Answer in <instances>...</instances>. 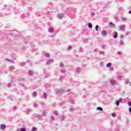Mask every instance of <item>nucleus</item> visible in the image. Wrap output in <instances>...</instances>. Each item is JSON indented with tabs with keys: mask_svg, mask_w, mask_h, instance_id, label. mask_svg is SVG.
I'll use <instances>...</instances> for the list:
<instances>
[{
	"mask_svg": "<svg viewBox=\"0 0 131 131\" xmlns=\"http://www.w3.org/2000/svg\"><path fill=\"white\" fill-rule=\"evenodd\" d=\"M64 93H65L64 90L60 89L56 90V94H58V96H59V95H61V94H64Z\"/></svg>",
	"mask_w": 131,
	"mask_h": 131,
	"instance_id": "nucleus-1",
	"label": "nucleus"
},
{
	"mask_svg": "<svg viewBox=\"0 0 131 131\" xmlns=\"http://www.w3.org/2000/svg\"><path fill=\"white\" fill-rule=\"evenodd\" d=\"M42 117V115H37L36 114H34L33 115V118H35L36 119H38L39 118H40V117Z\"/></svg>",
	"mask_w": 131,
	"mask_h": 131,
	"instance_id": "nucleus-2",
	"label": "nucleus"
},
{
	"mask_svg": "<svg viewBox=\"0 0 131 131\" xmlns=\"http://www.w3.org/2000/svg\"><path fill=\"white\" fill-rule=\"evenodd\" d=\"M120 102H122V99L119 98V100H117L115 102L116 106H118L120 104Z\"/></svg>",
	"mask_w": 131,
	"mask_h": 131,
	"instance_id": "nucleus-3",
	"label": "nucleus"
},
{
	"mask_svg": "<svg viewBox=\"0 0 131 131\" xmlns=\"http://www.w3.org/2000/svg\"><path fill=\"white\" fill-rule=\"evenodd\" d=\"M64 14L63 13H59L57 15V17L58 18H59V19H62V18L64 17Z\"/></svg>",
	"mask_w": 131,
	"mask_h": 131,
	"instance_id": "nucleus-4",
	"label": "nucleus"
},
{
	"mask_svg": "<svg viewBox=\"0 0 131 131\" xmlns=\"http://www.w3.org/2000/svg\"><path fill=\"white\" fill-rule=\"evenodd\" d=\"M54 62V60L53 59H49L47 61V65H50V64H52V63H53Z\"/></svg>",
	"mask_w": 131,
	"mask_h": 131,
	"instance_id": "nucleus-5",
	"label": "nucleus"
},
{
	"mask_svg": "<svg viewBox=\"0 0 131 131\" xmlns=\"http://www.w3.org/2000/svg\"><path fill=\"white\" fill-rule=\"evenodd\" d=\"M101 34L103 36H106V35H107V31H105V30L102 31L101 32Z\"/></svg>",
	"mask_w": 131,
	"mask_h": 131,
	"instance_id": "nucleus-6",
	"label": "nucleus"
},
{
	"mask_svg": "<svg viewBox=\"0 0 131 131\" xmlns=\"http://www.w3.org/2000/svg\"><path fill=\"white\" fill-rule=\"evenodd\" d=\"M124 26H119V30H120L121 31L124 30Z\"/></svg>",
	"mask_w": 131,
	"mask_h": 131,
	"instance_id": "nucleus-7",
	"label": "nucleus"
},
{
	"mask_svg": "<svg viewBox=\"0 0 131 131\" xmlns=\"http://www.w3.org/2000/svg\"><path fill=\"white\" fill-rule=\"evenodd\" d=\"M0 127H1V129H2V130H3L5 129V128H6L7 126L5 124H2L1 125Z\"/></svg>",
	"mask_w": 131,
	"mask_h": 131,
	"instance_id": "nucleus-8",
	"label": "nucleus"
},
{
	"mask_svg": "<svg viewBox=\"0 0 131 131\" xmlns=\"http://www.w3.org/2000/svg\"><path fill=\"white\" fill-rule=\"evenodd\" d=\"M33 73H34V72H33V71L31 70H30L28 72V74L29 75H30V76H32V75H33Z\"/></svg>",
	"mask_w": 131,
	"mask_h": 131,
	"instance_id": "nucleus-9",
	"label": "nucleus"
},
{
	"mask_svg": "<svg viewBox=\"0 0 131 131\" xmlns=\"http://www.w3.org/2000/svg\"><path fill=\"white\" fill-rule=\"evenodd\" d=\"M6 61H8L9 62H11V63H14V60H13L6 58Z\"/></svg>",
	"mask_w": 131,
	"mask_h": 131,
	"instance_id": "nucleus-10",
	"label": "nucleus"
},
{
	"mask_svg": "<svg viewBox=\"0 0 131 131\" xmlns=\"http://www.w3.org/2000/svg\"><path fill=\"white\" fill-rule=\"evenodd\" d=\"M42 98L43 99H47V93H43V96H42Z\"/></svg>",
	"mask_w": 131,
	"mask_h": 131,
	"instance_id": "nucleus-11",
	"label": "nucleus"
},
{
	"mask_svg": "<svg viewBox=\"0 0 131 131\" xmlns=\"http://www.w3.org/2000/svg\"><path fill=\"white\" fill-rule=\"evenodd\" d=\"M15 69V68L13 66H11L9 67V70L10 71H13Z\"/></svg>",
	"mask_w": 131,
	"mask_h": 131,
	"instance_id": "nucleus-12",
	"label": "nucleus"
},
{
	"mask_svg": "<svg viewBox=\"0 0 131 131\" xmlns=\"http://www.w3.org/2000/svg\"><path fill=\"white\" fill-rule=\"evenodd\" d=\"M26 64V62H22L19 63V65L20 66H25V64Z\"/></svg>",
	"mask_w": 131,
	"mask_h": 131,
	"instance_id": "nucleus-13",
	"label": "nucleus"
},
{
	"mask_svg": "<svg viewBox=\"0 0 131 131\" xmlns=\"http://www.w3.org/2000/svg\"><path fill=\"white\" fill-rule=\"evenodd\" d=\"M111 84H112V85H115V84H116V83L115 82V81H111Z\"/></svg>",
	"mask_w": 131,
	"mask_h": 131,
	"instance_id": "nucleus-14",
	"label": "nucleus"
},
{
	"mask_svg": "<svg viewBox=\"0 0 131 131\" xmlns=\"http://www.w3.org/2000/svg\"><path fill=\"white\" fill-rule=\"evenodd\" d=\"M17 130L26 131V129L25 128H21L20 129H17Z\"/></svg>",
	"mask_w": 131,
	"mask_h": 131,
	"instance_id": "nucleus-15",
	"label": "nucleus"
},
{
	"mask_svg": "<svg viewBox=\"0 0 131 131\" xmlns=\"http://www.w3.org/2000/svg\"><path fill=\"white\" fill-rule=\"evenodd\" d=\"M121 19L122 20V21H126V17H125L124 16H122L121 17Z\"/></svg>",
	"mask_w": 131,
	"mask_h": 131,
	"instance_id": "nucleus-16",
	"label": "nucleus"
},
{
	"mask_svg": "<svg viewBox=\"0 0 131 131\" xmlns=\"http://www.w3.org/2000/svg\"><path fill=\"white\" fill-rule=\"evenodd\" d=\"M97 110H99V111H102L103 110V108L101 107H97Z\"/></svg>",
	"mask_w": 131,
	"mask_h": 131,
	"instance_id": "nucleus-17",
	"label": "nucleus"
},
{
	"mask_svg": "<svg viewBox=\"0 0 131 131\" xmlns=\"http://www.w3.org/2000/svg\"><path fill=\"white\" fill-rule=\"evenodd\" d=\"M45 56L46 57V58H50V54L48 53H46Z\"/></svg>",
	"mask_w": 131,
	"mask_h": 131,
	"instance_id": "nucleus-18",
	"label": "nucleus"
},
{
	"mask_svg": "<svg viewBox=\"0 0 131 131\" xmlns=\"http://www.w3.org/2000/svg\"><path fill=\"white\" fill-rule=\"evenodd\" d=\"M112 66V63L111 62H109L106 64L107 67H111Z\"/></svg>",
	"mask_w": 131,
	"mask_h": 131,
	"instance_id": "nucleus-19",
	"label": "nucleus"
},
{
	"mask_svg": "<svg viewBox=\"0 0 131 131\" xmlns=\"http://www.w3.org/2000/svg\"><path fill=\"white\" fill-rule=\"evenodd\" d=\"M49 32H50V33H52V32H54V30H53V28H50L49 30Z\"/></svg>",
	"mask_w": 131,
	"mask_h": 131,
	"instance_id": "nucleus-20",
	"label": "nucleus"
},
{
	"mask_svg": "<svg viewBox=\"0 0 131 131\" xmlns=\"http://www.w3.org/2000/svg\"><path fill=\"white\" fill-rule=\"evenodd\" d=\"M109 25H110V26H113V27H114L115 26V25H114L112 22H110L109 23Z\"/></svg>",
	"mask_w": 131,
	"mask_h": 131,
	"instance_id": "nucleus-21",
	"label": "nucleus"
},
{
	"mask_svg": "<svg viewBox=\"0 0 131 131\" xmlns=\"http://www.w3.org/2000/svg\"><path fill=\"white\" fill-rule=\"evenodd\" d=\"M81 70V69H80V68H78L77 69V72L78 73H79V72H80Z\"/></svg>",
	"mask_w": 131,
	"mask_h": 131,
	"instance_id": "nucleus-22",
	"label": "nucleus"
},
{
	"mask_svg": "<svg viewBox=\"0 0 131 131\" xmlns=\"http://www.w3.org/2000/svg\"><path fill=\"white\" fill-rule=\"evenodd\" d=\"M88 27H89V28H93V25H92V24L89 23L88 24Z\"/></svg>",
	"mask_w": 131,
	"mask_h": 131,
	"instance_id": "nucleus-23",
	"label": "nucleus"
},
{
	"mask_svg": "<svg viewBox=\"0 0 131 131\" xmlns=\"http://www.w3.org/2000/svg\"><path fill=\"white\" fill-rule=\"evenodd\" d=\"M36 96H37L36 92H34L33 93V97H36Z\"/></svg>",
	"mask_w": 131,
	"mask_h": 131,
	"instance_id": "nucleus-24",
	"label": "nucleus"
},
{
	"mask_svg": "<svg viewBox=\"0 0 131 131\" xmlns=\"http://www.w3.org/2000/svg\"><path fill=\"white\" fill-rule=\"evenodd\" d=\"M98 29H99V25H96V27H95V30L96 31H98Z\"/></svg>",
	"mask_w": 131,
	"mask_h": 131,
	"instance_id": "nucleus-25",
	"label": "nucleus"
},
{
	"mask_svg": "<svg viewBox=\"0 0 131 131\" xmlns=\"http://www.w3.org/2000/svg\"><path fill=\"white\" fill-rule=\"evenodd\" d=\"M61 120L63 121V120H65V116H62L61 117Z\"/></svg>",
	"mask_w": 131,
	"mask_h": 131,
	"instance_id": "nucleus-26",
	"label": "nucleus"
},
{
	"mask_svg": "<svg viewBox=\"0 0 131 131\" xmlns=\"http://www.w3.org/2000/svg\"><path fill=\"white\" fill-rule=\"evenodd\" d=\"M60 71L62 73H65V72H66V71L65 70V69H62L60 70Z\"/></svg>",
	"mask_w": 131,
	"mask_h": 131,
	"instance_id": "nucleus-27",
	"label": "nucleus"
},
{
	"mask_svg": "<svg viewBox=\"0 0 131 131\" xmlns=\"http://www.w3.org/2000/svg\"><path fill=\"white\" fill-rule=\"evenodd\" d=\"M12 110H13V111H15V110H17V106H13V107H12Z\"/></svg>",
	"mask_w": 131,
	"mask_h": 131,
	"instance_id": "nucleus-28",
	"label": "nucleus"
},
{
	"mask_svg": "<svg viewBox=\"0 0 131 131\" xmlns=\"http://www.w3.org/2000/svg\"><path fill=\"white\" fill-rule=\"evenodd\" d=\"M118 79L119 80H121V76H120L119 74L118 75Z\"/></svg>",
	"mask_w": 131,
	"mask_h": 131,
	"instance_id": "nucleus-29",
	"label": "nucleus"
},
{
	"mask_svg": "<svg viewBox=\"0 0 131 131\" xmlns=\"http://www.w3.org/2000/svg\"><path fill=\"white\" fill-rule=\"evenodd\" d=\"M25 81V79L24 78H20L19 79V81Z\"/></svg>",
	"mask_w": 131,
	"mask_h": 131,
	"instance_id": "nucleus-30",
	"label": "nucleus"
},
{
	"mask_svg": "<svg viewBox=\"0 0 131 131\" xmlns=\"http://www.w3.org/2000/svg\"><path fill=\"white\" fill-rule=\"evenodd\" d=\"M51 121H54V120H55V117L53 116L51 117Z\"/></svg>",
	"mask_w": 131,
	"mask_h": 131,
	"instance_id": "nucleus-31",
	"label": "nucleus"
},
{
	"mask_svg": "<svg viewBox=\"0 0 131 131\" xmlns=\"http://www.w3.org/2000/svg\"><path fill=\"white\" fill-rule=\"evenodd\" d=\"M120 43L121 45L123 46V40H121L120 41Z\"/></svg>",
	"mask_w": 131,
	"mask_h": 131,
	"instance_id": "nucleus-32",
	"label": "nucleus"
},
{
	"mask_svg": "<svg viewBox=\"0 0 131 131\" xmlns=\"http://www.w3.org/2000/svg\"><path fill=\"white\" fill-rule=\"evenodd\" d=\"M71 104H74V100L73 99H71Z\"/></svg>",
	"mask_w": 131,
	"mask_h": 131,
	"instance_id": "nucleus-33",
	"label": "nucleus"
},
{
	"mask_svg": "<svg viewBox=\"0 0 131 131\" xmlns=\"http://www.w3.org/2000/svg\"><path fill=\"white\" fill-rule=\"evenodd\" d=\"M70 111H74V107H71L70 108Z\"/></svg>",
	"mask_w": 131,
	"mask_h": 131,
	"instance_id": "nucleus-34",
	"label": "nucleus"
},
{
	"mask_svg": "<svg viewBox=\"0 0 131 131\" xmlns=\"http://www.w3.org/2000/svg\"><path fill=\"white\" fill-rule=\"evenodd\" d=\"M44 74L46 76H47V75H48V72H47L46 71H44Z\"/></svg>",
	"mask_w": 131,
	"mask_h": 131,
	"instance_id": "nucleus-35",
	"label": "nucleus"
},
{
	"mask_svg": "<svg viewBox=\"0 0 131 131\" xmlns=\"http://www.w3.org/2000/svg\"><path fill=\"white\" fill-rule=\"evenodd\" d=\"M114 19L116 21H118V17L117 16H115Z\"/></svg>",
	"mask_w": 131,
	"mask_h": 131,
	"instance_id": "nucleus-36",
	"label": "nucleus"
},
{
	"mask_svg": "<svg viewBox=\"0 0 131 131\" xmlns=\"http://www.w3.org/2000/svg\"><path fill=\"white\" fill-rule=\"evenodd\" d=\"M58 111H55L54 112V114H55V115H58Z\"/></svg>",
	"mask_w": 131,
	"mask_h": 131,
	"instance_id": "nucleus-37",
	"label": "nucleus"
},
{
	"mask_svg": "<svg viewBox=\"0 0 131 131\" xmlns=\"http://www.w3.org/2000/svg\"><path fill=\"white\" fill-rule=\"evenodd\" d=\"M65 104L64 102H61L60 103H59V106H62L63 104Z\"/></svg>",
	"mask_w": 131,
	"mask_h": 131,
	"instance_id": "nucleus-38",
	"label": "nucleus"
},
{
	"mask_svg": "<svg viewBox=\"0 0 131 131\" xmlns=\"http://www.w3.org/2000/svg\"><path fill=\"white\" fill-rule=\"evenodd\" d=\"M46 114H47V112L46 111H45L42 113V115H46Z\"/></svg>",
	"mask_w": 131,
	"mask_h": 131,
	"instance_id": "nucleus-39",
	"label": "nucleus"
},
{
	"mask_svg": "<svg viewBox=\"0 0 131 131\" xmlns=\"http://www.w3.org/2000/svg\"><path fill=\"white\" fill-rule=\"evenodd\" d=\"M126 84H129L130 86H131V83L130 82H125Z\"/></svg>",
	"mask_w": 131,
	"mask_h": 131,
	"instance_id": "nucleus-40",
	"label": "nucleus"
},
{
	"mask_svg": "<svg viewBox=\"0 0 131 131\" xmlns=\"http://www.w3.org/2000/svg\"><path fill=\"white\" fill-rule=\"evenodd\" d=\"M11 83H9L7 84V88H11Z\"/></svg>",
	"mask_w": 131,
	"mask_h": 131,
	"instance_id": "nucleus-41",
	"label": "nucleus"
},
{
	"mask_svg": "<svg viewBox=\"0 0 131 131\" xmlns=\"http://www.w3.org/2000/svg\"><path fill=\"white\" fill-rule=\"evenodd\" d=\"M114 69V68H113V67H110V70H111V71H113V70Z\"/></svg>",
	"mask_w": 131,
	"mask_h": 131,
	"instance_id": "nucleus-42",
	"label": "nucleus"
},
{
	"mask_svg": "<svg viewBox=\"0 0 131 131\" xmlns=\"http://www.w3.org/2000/svg\"><path fill=\"white\" fill-rule=\"evenodd\" d=\"M112 116H113V117H115L116 116V114L115 113H113V114H112Z\"/></svg>",
	"mask_w": 131,
	"mask_h": 131,
	"instance_id": "nucleus-43",
	"label": "nucleus"
},
{
	"mask_svg": "<svg viewBox=\"0 0 131 131\" xmlns=\"http://www.w3.org/2000/svg\"><path fill=\"white\" fill-rule=\"evenodd\" d=\"M31 131H36V128H35L33 127V128H32V130H31Z\"/></svg>",
	"mask_w": 131,
	"mask_h": 131,
	"instance_id": "nucleus-44",
	"label": "nucleus"
},
{
	"mask_svg": "<svg viewBox=\"0 0 131 131\" xmlns=\"http://www.w3.org/2000/svg\"><path fill=\"white\" fill-rule=\"evenodd\" d=\"M71 49H72V46H69V48H68L69 51H70V50H71Z\"/></svg>",
	"mask_w": 131,
	"mask_h": 131,
	"instance_id": "nucleus-45",
	"label": "nucleus"
},
{
	"mask_svg": "<svg viewBox=\"0 0 131 131\" xmlns=\"http://www.w3.org/2000/svg\"><path fill=\"white\" fill-rule=\"evenodd\" d=\"M64 79V78L62 76L60 77V80L62 81V80H63Z\"/></svg>",
	"mask_w": 131,
	"mask_h": 131,
	"instance_id": "nucleus-46",
	"label": "nucleus"
},
{
	"mask_svg": "<svg viewBox=\"0 0 131 131\" xmlns=\"http://www.w3.org/2000/svg\"><path fill=\"white\" fill-rule=\"evenodd\" d=\"M124 37V36L123 35H122L120 36V38H122V39H123Z\"/></svg>",
	"mask_w": 131,
	"mask_h": 131,
	"instance_id": "nucleus-47",
	"label": "nucleus"
},
{
	"mask_svg": "<svg viewBox=\"0 0 131 131\" xmlns=\"http://www.w3.org/2000/svg\"><path fill=\"white\" fill-rule=\"evenodd\" d=\"M7 9V5H5L3 8V10H6Z\"/></svg>",
	"mask_w": 131,
	"mask_h": 131,
	"instance_id": "nucleus-48",
	"label": "nucleus"
},
{
	"mask_svg": "<svg viewBox=\"0 0 131 131\" xmlns=\"http://www.w3.org/2000/svg\"><path fill=\"white\" fill-rule=\"evenodd\" d=\"M64 66V64L63 63H60V67H63Z\"/></svg>",
	"mask_w": 131,
	"mask_h": 131,
	"instance_id": "nucleus-49",
	"label": "nucleus"
},
{
	"mask_svg": "<svg viewBox=\"0 0 131 131\" xmlns=\"http://www.w3.org/2000/svg\"><path fill=\"white\" fill-rule=\"evenodd\" d=\"M128 105L130 106H131V102H130V101L128 102Z\"/></svg>",
	"mask_w": 131,
	"mask_h": 131,
	"instance_id": "nucleus-50",
	"label": "nucleus"
},
{
	"mask_svg": "<svg viewBox=\"0 0 131 131\" xmlns=\"http://www.w3.org/2000/svg\"><path fill=\"white\" fill-rule=\"evenodd\" d=\"M117 54L119 56H120V55H121V52H118Z\"/></svg>",
	"mask_w": 131,
	"mask_h": 131,
	"instance_id": "nucleus-51",
	"label": "nucleus"
},
{
	"mask_svg": "<svg viewBox=\"0 0 131 131\" xmlns=\"http://www.w3.org/2000/svg\"><path fill=\"white\" fill-rule=\"evenodd\" d=\"M118 36V35H115V36H114V38H117Z\"/></svg>",
	"mask_w": 131,
	"mask_h": 131,
	"instance_id": "nucleus-52",
	"label": "nucleus"
},
{
	"mask_svg": "<svg viewBox=\"0 0 131 131\" xmlns=\"http://www.w3.org/2000/svg\"><path fill=\"white\" fill-rule=\"evenodd\" d=\"M34 107H37V103H35V104H34Z\"/></svg>",
	"mask_w": 131,
	"mask_h": 131,
	"instance_id": "nucleus-53",
	"label": "nucleus"
},
{
	"mask_svg": "<svg viewBox=\"0 0 131 131\" xmlns=\"http://www.w3.org/2000/svg\"><path fill=\"white\" fill-rule=\"evenodd\" d=\"M91 16H95V13L94 12H92L91 13Z\"/></svg>",
	"mask_w": 131,
	"mask_h": 131,
	"instance_id": "nucleus-54",
	"label": "nucleus"
},
{
	"mask_svg": "<svg viewBox=\"0 0 131 131\" xmlns=\"http://www.w3.org/2000/svg\"><path fill=\"white\" fill-rule=\"evenodd\" d=\"M128 34H129V32H126V35H128Z\"/></svg>",
	"mask_w": 131,
	"mask_h": 131,
	"instance_id": "nucleus-55",
	"label": "nucleus"
},
{
	"mask_svg": "<svg viewBox=\"0 0 131 131\" xmlns=\"http://www.w3.org/2000/svg\"><path fill=\"white\" fill-rule=\"evenodd\" d=\"M100 54L101 55H104V52H100Z\"/></svg>",
	"mask_w": 131,
	"mask_h": 131,
	"instance_id": "nucleus-56",
	"label": "nucleus"
},
{
	"mask_svg": "<svg viewBox=\"0 0 131 131\" xmlns=\"http://www.w3.org/2000/svg\"><path fill=\"white\" fill-rule=\"evenodd\" d=\"M79 51H80V52L82 51V48L81 47H80V48H79Z\"/></svg>",
	"mask_w": 131,
	"mask_h": 131,
	"instance_id": "nucleus-57",
	"label": "nucleus"
},
{
	"mask_svg": "<svg viewBox=\"0 0 131 131\" xmlns=\"http://www.w3.org/2000/svg\"><path fill=\"white\" fill-rule=\"evenodd\" d=\"M129 113H131V107L129 108Z\"/></svg>",
	"mask_w": 131,
	"mask_h": 131,
	"instance_id": "nucleus-58",
	"label": "nucleus"
},
{
	"mask_svg": "<svg viewBox=\"0 0 131 131\" xmlns=\"http://www.w3.org/2000/svg\"><path fill=\"white\" fill-rule=\"evenodd\" d=\"M115 35H118L117 32H115Z\"/></svg>",
	"mask_w": 131,
	"mask_h": 131,
	"instance_id": "nucleus-59",
	"label": "nucleus"
},
{
	"mask_svg": "<svg viewBox=\"0 0 131 131\" xmlns=\"http://www.w3.org/2000/svg\"><path fill=\"white\" fill-rule=\"evenodd\" d=\"M27 111H28V112H31V110L28 109V110H27Z\"/></svg>",
	"mask_w": 131,
	"mask_h": 131,
	"instance_id": "nucleus-60",
	"label": "nucleus"
},
{
	"mask_svg": "<svg viewBox=\"0 0 131 131\" xmlns=\"http://www.w3.org/2000/svg\"><path fill=\"white\" fill-rule=\"evenodd\" d=\"M67 92H70V89H68Z\"/></svg>",
	"mask_w": 131,
	"mask_h": 131,
	"instance_id": "nucleus-61",
	"label": "nucleus"
},
{
	"mask_svg": "<svg viewBox=\"0 0 131 131\" xmlns=\"http://www.w3.org/2000/svg\"><path fill=\"white\" fill-rule=\"evenodd\" d=\"M36 14H39V12H36Z\"/></svg>",
	"mask_w": 131,
	"mask_h": 131,
	"instance_id": "nucleus-62",
	"label": "nucleus"
},
{
	"mask_svg": "<svg viewBox=\"0 0 131 131\" xmlns=\"http://www.w3.org/2000/svg\"><path fill=\"white\" fill-rule=\"evenodd\" d=\"M22 18H24V17L23 16H21Z\"/></svg>",
	"mask_w": 131,
	"mask_h": 131,
	"instance_id": "nucleus-63",
	"label": "nucleus"
},
{
	"mask_svg": "<svg viewBox=\"0 0 131 131\" xmlns=\"http://www.w3.org/2000/svg\"><path fill=\"white\" fill-rule=\"evenodd\" d=\"M22 86H24V84H23V85H22Z\"/></svg>",
	"mask_w": 131,
	"mask_h": 131,
	"instance_id": "nucleus-64",
	"label": "nucleus"
}]
</instances>
